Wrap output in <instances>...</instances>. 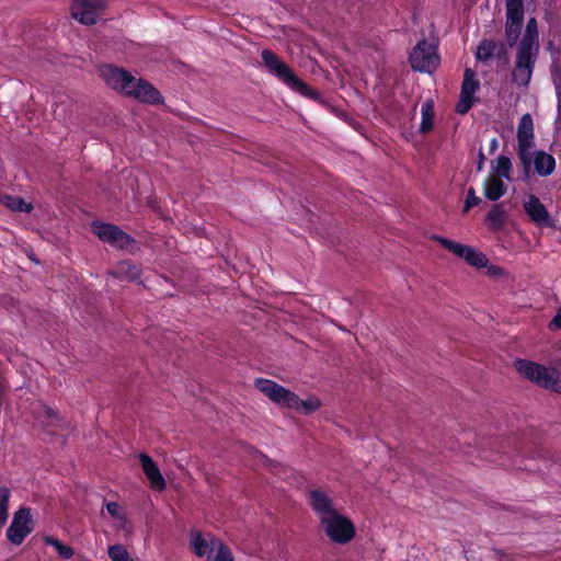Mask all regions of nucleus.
<instances>
[{
	"label": "nucleus",
	"instance_id": "423d86ee",
	"mask_svg": "<svg viewBox=\"0 0 561 561\" xmlns=\"http://www.w3.org/2000/svg\"><path fill=\"white\" fill-rule=\"evenodd\" d=\"M505 41L508 47H517L525 18L524 0H505Z\"/></svg>",
	"mask_w": 561,
	"mask_h": 561
},
{
	"label": "nucleus",
	"instance_id": "a878e982",
	"mask_svg": "<svg viewBox=\"0 0 561 561\" xmlns=\"http://www.w3.org/2000/svg\"><path fill=\"white\" fill-rule=\"evenodd\" d=\"M495 47L496 41L488 38L482 39L477 47V60L488 62L491 58H493Z\"/></svg>",
	"mask_w": 561,
	"mask_h": 561
},
{
	"label": "nucleus",
	"instance_id": "f3484780",
	"mask_svg": "<svg viewBox=\"0 0 561 561\" xmlns=\"http://www.w3.org/2000/svg\"><path fill=\"white\" fill-rule=\"evenodd\" d=\"M308 504L318 516L319 522L337 513L332 497L321 489H311L308 492Z\"/></svg>",
	"mask_w": 561,
	"mask_h": 561
},
{
	"label": "nucleus",
	"instance_id": "9b49d317",
	"mask_svg": "<svg viewBox=\"0 0 561 561\" xmlns=\"http://www.w3.org/2000/svg\"><path fill=\"white\" fill-rule=\"evenodd\" d=\"M106 8V0H73L71 16L81 24L93 25Z\"/></svg>",
	"mask_w": 561,
	"mask_h": 561
},
{
	"label": "nucleus",
	"instance_id": "a211bd4d",
	"mask_svg": "<svg viewBox=\"0 0 561 561\" xmlns=\"http://www.w3.org/2000/svg\"><path fill=\"white\" fill-rule=\"evenodd\" d=\"M139 461L144 473L146 474L147 479L150 482L151 488L157 491L164 490L167 486V482L153 459L149 455L140 453Z\"/></svg>",
	"mask_w": 561,
	"mask_h": 561
},
{
	"label": "nucleus",
	"instance_id": "f03ea898",
	"mask_svg": "<svg viewBox=\"0 0 561 561\" xmlns=\"http://www.w3.org/2000/svg\"><path fill=\"white\" fill-rule=\"evenodd\" d=\"M254 387L273 403L287 409H296L299 413L309 415L321 408V401L316 396L301 400L295 392L272 379L256 378Z\"/></svg>",
	"mask_w": 561,
	"mask_h": 561
},
{
	"label": "nucleus",
	"instance_id": "b1692460",
	"mask_svg": "<svg viewBox=\"0 0 561 561\" xmlns=\"http://www.w3.org/2000/svg\"><path fill=\"white\" fill-rule=\"evenodd\" d=\"M422 121L420 125L419 131L421 134H426L433 128L434 121V101L432 99L426 100L421 108Z\"/></svg>",
	"mask_w": 561,
	"mask_h": 561
},
{
	"label": "nucleus",
	"instance_id": "39448f33",
	"mask_svg": "<svg viewBox=\"0 0 561 561\" xmlns=\"http://www.w3.org/2000/svg\"><path fill=\"white\" fill-rule=\"evenodd\" d=\"M517 156L523 167V179L531 173V149L535 147L534 122L529 113L524 114L517 127Z\"/></svg>",
	"mask_w": 561,
	"mask_h": 561
},
{
	"label": "nucleus",
	"instance_id": "393cba45",
	"mask_svg": "<svg viewBox=\"0 0 561 561\" xmlns=\"http://www.w3.org/2000/svg\"><path fill=\"white\" fill-rule=\"evenodd\" d=\"M506 213L502 204L492 205L486 214L485 220L492 229H501L505 222Z\"/></svg>",
	"mask_w": 561,
	"mask_h": 561
},
{
	"label": "nucleus",
	"instance_id": "6e6552de",
	"mask_svg": "<svg viewBox=\"0 0 561 561\" xmlns=\"http://www.w3.org/2000/svg\"><path fill=\"white\" fill-rule=\"evenodd\" d=\"M409 61L413 70L432 73L439 65L437 47L422 39L412 49Z\"/></svg>",
	"mask_w": 561,
	"mask_h": 561
},
{
	"label": "nucleus",
	"instance_id": "a19ab883",
	"mask_svg": "<svg viewBox=\"0 0 561 561\" xmlns=\"http://www.w3.org/2000/svg\"><path fill=\"white\" fill-rule=\"evenodd\" d=\"M497 142L496 139H493L491 142V149H494L496 147Z\"/></svg>",
	"mask_w": 561,
	"mask_h": 561
},
{
	"label": "nucleus",
	"instance_id": "4c0bfd02",
	"mask_svg": "<svg viewBox=\"0 0 561 561\" xmlns=\"http://www.w3.org/2000/svg\"><path fill=\"white\" fill-rule=\"evenodd\" d=\"M73 554H75V550L70 546H67V545L62 548L61 552H59V556L66 560L70 559Z\"/></svg>",
	"mask_w": 561,
	"mask_h": 561
},
{
	"label": "nucleus",
	"instance_id": "5701e85b",
	"mask_svg": "<svg viewBox=\"0 0 561 561\" xmlns=\"http://www.w3.org/2000/svg\"><path fill=\"white\" fill-rule=\"evenodd\" d=\"M0 203L12 211L31 213L33 209V205L20 196L3 195Z\"/></svg>",
	"mask_w": 561,
	"mask_h": 561
},
{
	"label": "nucleus",
	"instance_id": "cd10ccee",
	"mask_svg": "<svg viewBox=\"0 0 561 561\" xmlns=\"http://www.w3.org/2000/svg\"><path fill=\"white\" fill-rule=\"evenodd\" d=\"M215 552L211 553V558L208 561H233L230 549L219 539L214 540Z\"/></svg>",
	"mask_w": 561,
	"mask_h": 561
},
{
	"label": "nucleus",
	"instance_id": "c9c22d12",
	"mask_svg": "<svg viewBox=\"0 0 561 561\" xmlns=\"http://www.w3.org/2000/svg\"><path fill=\"white\" fill-rule=\"evenodd\" d=\"M44 541L46 545L53 546L57 550L58 553L61 552L62 548L66 546L57 538L49 537V536L45 537Z\"/></svg>",
	"mask_w": 561,
	"mask_h": 561
},
{
	"label": "nucleus",
	"instance_id": "58836bf2",
	"mask_svg": "<svg viewBox=\"0 0 561 561\" xmlns=\"http://www.w3.org/2000/svg\"><path fill=\"white\" fill-rule=\"evenodd\" d=\"M484 160H485V157H484L482 150H480L479 154H478V165H477L478 171L482 170Z\"/></svg>",
	"mask_w": 561,
	"mask_h": 561
},
{
	"label": "nucleus",
	"instance_id": "bb28decb",
	"mask_svg": "<svg viewBox=\"0 0 561 561\" xmlns=\"http://www.w3.org/2000/svg\"><path fill=\"white\" fill-rule=\"evenodd\" d=\"M512 169V161L506 156H499L495 160V165H493V170L497 173L500 179L504 178L506 180H511Z\"/></svg>",
	"mask_w": 561,
	"mask_h": 561
},
{
	"label": "nucleus",
	"instance_id": "f704fd0d",
	"mask_svg": "<svg viewBox=\"0 0 561 561\" xmlns=\"http://www.w3.org/2000/svg\"><path fill=\"white\" fill-rule=\"evenodd\" d=\"M106 510H107V513L112 517H114V518H119L121 517V515H119L121 507H119L117 502H108L106 504Z\"/></svg>",
	"mask_w": 561,
	"mask_h": 561
},
{
	"label": "nucleus",
	"instance_id": "c756f323",
	"mask_svg": "<svg viewBox=\"0 0 561 561\" xmlns=\"http://www.w3.org/2000/svg\"><path fill=\"white\" fill-rule=\"evenodd\" d=\"M107 553L112 561H134L129 558L127 550L121 545L110 546Z\"/></svg>",
	"mask_w": 561,
	"mask_h": 561
},
{
	"label": "nucleus",
	"instance_id": "f8f14e48",
	"mask_svg": "<svg viewBox=\"0 0 561 561\" xmlns=\"http://www.w3.org/2000/svg\"><path fill=\"white\" fill-rule=\"evenodd\" d=\"M479 89L480 81L476 78V72L470 68H466L461 83L460 98L455 108L457 114L465 115L471 110L477 101L474 94Z\"/></svg>",
	"mask_w": 561,
	"mask_h": 561
},
{
	"label": "nucleus",
	"instance_id": "c85d7f7f",
	"mask_svg": "<svg viewBox=\"0 0 561 561\" xmlns=\"http://www.w3.org/2000/svg\"><path fill=\"white\" fill-rule=\"evenodd\" d=\"M10 490L7 486H0V527H2L8 519V505L10 500Z\"/></svg>",
	"mask_w": 561,
	"mask_h": 561
},
{
	"label": "nucleus",
	"instance_id": "473e14b6",
	"mask_svg": "<svg viewBox=\"0 0 561 561\" xmlns=\"http://www.w3.org/2000/svg\"><path fill=\"white\" fill-rule=\"evenodd\" d=\"M44 415H45V417L51 420V423L54 425H61L64 423V420L50 407H47V405L44 407Z\"/></svg>",
	"mask_w": 561,
	"mask_h": 561
},
{
	"label": "nucleus",
	"instance_id": "79ce46f5",
	"mask_svg": "<svg viewBox=\"0 0 561 561\" xmlns=\"http://www.w3.org/2000/svg\"><path fill=\"white\" fill-rule=\"evenodd\" d=\"M500 557H503L504 556V552L500 549H495L494 550Z\"/></svg>",
	"mask_w": 561,
	"mask_h": 561
},
{
	"label": "nucleus",
	"instance_id": "e433bc0d",
	"mask_svg": "<svg viewBox=\"0 0 561 561\" xmlns=\"http://www.w3.org/2000/svg\"><path fill=\"white\" fill-rule=\"evenodd\" d=\"M485 267L488 268L486 274L490 277H500L504 275V270L497 265H486Z\"/></svg>",
	"mask_w": 561,
	"mask_h": 561
},
{
	"label": "nucleus",
	"instance_id": "20e7f679",
	"mask_svg": "<svg viewBox=\"0 0 561 561\" xmlns=\"http://www.w3.org/2000/svg\"><path fill=\"white\" fill-rule=\"evenodd\" d=\"M515 366L523 377L537 386L561 393L560 371L558 369L526 359H517Z\"/></svg>",
	"mask_w": 561,
	"mask_h": 561
},
{
	"label": "nucleus",
	"instance_id": "4468645a",
	"mask_svg": "<svg viewBox=\"0 0 561 561\" xmlns=\"http://www.w3.org/2000/svg\"><path fill=\"white\" fill-rule=\"evenodd\" d=\"M100 75L105 83L113 90L126 95L130 84L134 83V76L124 68L113 65L101 67Z\"/></svg>",
	"mask_w": 561,
	"mask_h": 561
},
{
	"label": "nucleus",
	"instance_id": "72a5a7b5",
	"mask_svg": "<svg viewBox=\"0 0 561 561\" xmlns=\"http://www.w3.org/2000/svg\"><path fill=\"white\" fill-rule=\"evenodd\" d=\"M548 328L551 331L561 330V307L558 309L556 316L549 322Z\"/></svg>",
	"mask_w": 561,
	"mask_h": 561
},
{
	"label": "nucleus",
	"instance_id": "412c9836",
	"mask_svg": "<svg viewBox=\"0 0 561 561\" xmlns=\"http://www.w3.org/2000/svg\"><path fill=\"white\" fill-rule=\"evenodd\" d=\"M140 273V268L129 260L119 261L111 272V274L116 278L127 280H138Z\"/></svg>",
	"mask_w": 561,
	"mask_h": 561
},
{
	"label": "nucleus",
	"instance_id": "0eeeda50",
	"mask_svg": "<svg viewBox=\"0 0 561 561\" xmlns=\"http://www.w3.org/2000/svg\"><path fill=\"white\" fill-rule=\"evenodd\" d=\"M328 538L339 545L348 543L356 535L353 522L339 512L320 522Z\"/></svg>",
	"mask_w": 561,
	"mask_h": 561
},
{
	"label": "nucleus",
	"instance_id": "dca6fc26",
	"mask_svg": "<svg viewBox=\"0 0 561 561\" xmlns=\"http://www.w3.org/2000/svg\"><path fill=\"white\" fill-rule=\"evenodd\" d=\"M131 88L128 89L126 96L136 99L140 102L148 104H161L163 103V98L158 89H156L150 82L136 77L134 78V83L130 84Z\"/></svg>",
	"mask_w": 561,
	"mask_h": 561
},
{
	"label": "nucleus",
	"instance_id": "4be33fe9",
	"mask_svg": "<svg viewBox=\"0 0 561 561\" xmlns=\"http://www.w3.org/2000/svg\"><path fill=\"white\" fill-rule=\"evenodd\" d=\"M507 191V187L502 179L494 178L488 180L484 184V195L489 201L495 202L500 199Z\"/></svg>",
	"mask_w": 561,
	"mask_h": 561
},
{
	"label": "nucleus",
	"instance_id": "ddd939ff",
	"mask_svg": "<svg viewBox=\"0 0 561 561\" xmlns=\"http://www.w3.org/2000/svg\"><path fill=\"white\" fill-rule=\"evenodd\" d=\"M33 531L30 508L21 507L14 515L11 525L7 530V538L13 545H21L25 537Z\"/></svg>",
	"mask_w": 561,
	"mask_h": 561
},
{
	"label": "nucleus",
	"instance_id": "ea45409f",
	"mask_svg": "<svg viewBox=\"0 0 561 561\" xmlns=\"http://www.w3.org/2000/svg\"><path fill=\"white\" fill-rule=\"evenodd\" d=\"M553 83L556 85L557 91H559L561 89V79H556L553 77Z\"/></svg>",
	"mask_w": 561,
	"mask_h": 561
},
{
	"label": "nucleus",
	"instance_id": "7c9ffc66",
	"mask_svg": "<svg viewBox=\"0 0 561 561\" xmlns=\"http://www.w3.org/2000/svg\"><path fill=\"white\" fill-rule=\"evenodd\" d=\"M494 58H496L502 65H507L510 61L507 44L496 41V47L494 49Z\"/></svg>",
	"mask_w": 561,
	"mask_h": 561
},
{
	"label": "nucleus",
	"instance_id": "aec40b11",
	"mask_svg": "<svg viewBox=\"0 0 561 561\" xmlns=\"http://www.w3.org/2000/svg\"><path fill=\"white\" fill-rule=\"evenodd\" d=\"M214 540H218L211 535L203 536L198 531H192L191 543L194 548V552L198 557H206L207 560L211 558V553L215 552Z\"/></svg>",
	"mask_w": 561,
	"mask_h": 561
},
{
	"label": "nucleus",
	"instance_id": "7ed1b4c3",
	"mask_svg": "<svg viewBox=\"0 0 561 561\" xmlns=\"http://www.w3.org/2000/svg\"><path fill=\"white\" fill-rule=\"evenodd\" d=\"M261 57L267 70L291 90L318 103L324 104V100L321 94L299 79L291 68L287 64L283 62L274 51L264 49L262 50Z\"/></svg>",
	"mask_w": 561,
	"mask_h": 561
},
{
	"label": "nucleus",
	"instance_id": "9d476101",
	"mask_svg": "<svg viewBox=\"0 0 561 561\" xmlns=\"http://www.w3.org/2000/svg\"><path fill=\"white\" fill-rule=\"evenodd\" d=\"M92 232L103 242L112 247L127 250L130 244L135 243V239L123 231L118 226L93 221L91 225Z\"/></svg>",
	"mask_w": 561,
	"mask_h": 561
},
{
	"label": "nucleus",
	"instance_id": "2f4dec72",
	"mask_svg": "<svg viewBox=\"0 0 561 561\" xmlns=\"http://www.w3.org/2000/svg\"><path fill=\"white\" fill-rule=\"evenodd\" d=\"M481 203V198L476 196V191L473 187H470L467 192V197L465 201L463 213H467L471 207L477 206Z\"/></svg>",
	"mask_w": 561,
	"mask_h": 561
},
{
	"label": "nucleus",
	"instance_id": "6ab92c4d",
	"mask_svg": "<svg viewBox=\"0 0 561 561\" xmlns=\"http://www.w3.org/2000/svg\"><path fill=\"white\" fill-rule=\"evenodd\" d=\"M531 165L538 175L546 178L554 172L556 159L543 150H536L531 152Z\"/></svg>",
	"mask_w": 561,
	"mask_h": 561
},
{
	"label": "nucleus",
	"instance_id": "1a4fd4ad",
	"mask_svg": "<svg viewBox=\"0 0 561 561\" xmlns=\"http://www.w3.org/2000/svg\"><path fill=\"white\" fill-rule=\"evenodd\" d=\"M432 239L440 243L445 249L454 253L456 256L463 259L469 265L473 267L482 268L489 264L488 256L470 245L461 244L437 234H434Z\"/></svg>",
	"mask_w": 561,
	"mask_h": 561
},
{
	"label": "nucleus",
	"instance_id": "f257e3e1",
	"mask_svg": "<svg viewBox=\"0 0 561 561\" xmlns=\"http://www.w3.org/2000/svg\"><path fill=\"white\" fill-rule=\"evenodd\" d=\"M540 51L538 21L528 19L525 32L517 45L515 65L512 71V82L527 88Z\"/></svg>",
	"mask_w": 561,
	"mask_h": 561
},
{
	"label": "nucleus",
	"instance_id": "2eb2a0df",
	"mask_svg": "<svg viewBox=\"0 0 561 561\" xmlns=\"http://www.w3.org/2000/svg\"><path fill=\"white\" fill-rule=\"evenodd\" d=\"M524 210L530 218V220L541 228H552L554 227V220L551 218L546 206L540 202V199L530 194L526 201L523 203Z\"/></svg>",
	"mask_w": 561,
	"mask_h": 561
}]
</instances>
